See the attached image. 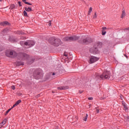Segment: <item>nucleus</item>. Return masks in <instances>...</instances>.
<instances>
[{
    "label": "nucleus",
    "mask_w": 129,
    "mask_h": 129,
    "mask_svg": "<svg viewBox=\"0 0 129 129\" xmlns=\"http://www.w3.org/2000/svg\"><path fill=\"white\" fill-rule=\"evenodd\" d=\"M110 72L109 71L104 72L101 76L97 74H95L96 77H100L101 79H109Z\"/></svg>",
    "instance_id": "nucleus-1"
},
{
    "label": "nucleus",
    "mask_w": 129,
    "mask_h": 129,
    "mask_svg": "<svg viewBox=\"0 0 129 129\" xmlns=\"http://www.w3.org/2000/svg\"><path fill=\"white\" fill-rule=\"evenodd\" d=\"M20 44L22 46L23 45H25V46H26V48H31L32 46H34L35 45V42L33 41H28L26 42H24V41H21L20 42Z\"/></svg>",
    "instance_id": "nucleus-2"
},
{
    "label": "nucleus",
    "mask_w": 129,
    "mask_h": 129,
    "mask_svg": "<svg viewBox=\"0 0 129 129\" xmlns=\"http://www.w3.org/2000/svg\"><path fill=\"white\" fill-rule=\"evenodd\" d=\"M79 39V37L76 36H73L72 37H66L64 38V41H76V40H78Z\"/></svg>",
    "instance_id": "nucleus-3"
},
{
    "label": "nucleus",
    "mask_w": 129,
    "mask_h": 129,
    "mask_svg": "<svg viewBox=\"0 0 129 129\" xmlns=\"http://www.w3.org/2000/svg\"><path fill=\"white\" fill-rule=\"evenodd\" d=\"M60 44L61 40H60L59 39H55L54 40L52 45H53V46L58 47V46H59V45Z\"/></svg>",
    "instance_id": "nucleus-4"
},
{
    "label": "nucleus",
    "mask_w": 129,
    "mask_h": 129,
    "mask_svg": "<svg viewBox=\"0 0 129 129\" xmlns=\"http://www.w3.org/2000/svg\"><path fill=\"white\" fill-rule=\"evenodd\" d=\"M6 55L8 57H16L18 54L14 51H10L9 54H8V52H6Z\"/></svg>",
    "instance_id": "nucleus-5"
},
{
    "label": "nucleus",
    "mask_w": 129,
    "mask_h": 129,
    "mask_svg": "<svg viewBox=\"0 0 129 129\" xmlns=\"http://www.w3.org/2000/svg\"><path fill=\"white\" fill-rule=\"evenodd\" d=\"M98 60H99V58L95 57V56H91L90 58V62L89 63H90L91 64L92 63H94V62H96V61H98Z\"/></svg>",
    "instance_id": "nucleus-6"
},
{
    "label": "nucleus",
    "mask_w": 129,
    "mask_h": 129,
    "mask_svg": "<svg viewBox=\"0 0 129 129\" xmlns=\"http://www.w3.org/2000/svg\"><path fill=\"white\" fill-rule=\"evenodd\" d=\"M34 77L36 79H40L43 77V74L41 73H37V74L34 75Z\"/></svg>",
    "instance_id": "nucleus-7"
},
{
    "label": "nucleus",
    "mask_w": 129,
    "mask_h": 129,
    "mask_svg": "<svg viewBox=\"0 0 129 129\" xmlns=\"http://www.w3.org/2000/svg\"><path fill=\"white\" fill-rule=\"evenodd\" d=\"M69 87L68 86H61L57 88V89H59L60 90H65L66 89H68Z\"/></svg>",
    "instance_id": "nucleus-8"
},
{
    "label": "nucleus",
    "mask_w": 129,
    "mask_h": 129,
    "mask_svg": "<svg viewBox=\"0 0 129 129\" xmlns=\"http://www.w3.org/2000/svg\"><path fill=\"white\" fill-rule=\"evenodd\" d=\"M21 102H22V101L21 100H18L16 102V103L13 105V106L12 107V108H14V107H16V106H17V105H19V104H20Z\"/></svg>",
    "instance_id": "nucleus-9"
},
{
    "label": "nucleus",
    "mask_w": 129,
    "mask_h": 129,
    "mask_svg": "<svg viewBox=\"0 0 129 129\" xmlns=\"http://www.w3.org/2000/svg\"><path fill=\"white\" fill-rule=\"evenodd\" d=\"M7 123V119H4L3 121L0 123V125L3 127Z\"/></svg>",
    "instance_id": "nucleus-10"
},
{
    "label": "nucleus",
    "mask_w": 129,
    "mask_h": 129,
    "mask_svg": "<svg viewBox=\"0 0 129 129\" xmlns=\"http://www.w3.org/2000/svg\"><path fill=\"white\" fill-rule=\"evenodd\" d=\"M90 52L93 53V54H95V53H96V48H91L90 49Z\"/></svg>",
    "instance_id": "nucleus-11"
},
{
    "label": "nucleus",
    "mask_w": 129,
    "mask_h": 129,
    "mask_svg": "<svg viewBox=\"0 0 129 129\" xmlns=\"http://www.w3.org/2000/svg\"><path fill=\"white\" fill-rule=\"evenodd\" d=\"M23 56L24 60H26V59H28V58H29V55H28L26 53L23 54Z\"/></svg>",
    "instance_id": "nucleus-12"
},
{
    "label": "nucleus",
    "mask_w": 129,
    "mask_h": 129,
    "mask_svg": "<svg viewBox=\"0 0 129 129\" xmlns=\"http://www.w3.org/2000/svg\"><path fill=\"white\" fill-rule=\"evenodd\" d=\"M25 10L26 12H31L32 8H31L30 7H28V8L25 7Z\"/></svg>",
    "instance_id": "nucleus-13"
},
{
    "label": "nucleus",
    "mask_w": 129,
    "mask_h": 129,
    "mask_svg": "<svg viewBox=\"0 0 129 129\" xmlns=\"http://www.w3.org/2000/svg\"><path fill=\"white\" fill-rule=\"evenodd\" d=\"M125 17V11H124V10H123L122 11V15L121 16V19L124 18Z\"/></svg>",
    "instance_id": "nucleus-14"
},
{
    "label": "nucleus",
    "mask_w": 129,
    "mask_h": 129,
    "mask_svg": "<svg viewBox=\"0 0 129 129\" xmlns=\"http://www.w3.org/2000/svg\"><path fill=\"white\" fill-rule=\"evenodd\" d=\"M16 65H17V66H21L22 65H24V62L19 61V62H17Z\"/></svg>",
    "instance_id": "nucleus-15"
},
{
    "label": "nucleus",
    "mask_w": 129,
    "mask_h": 129,
    "mask_svg": "<svg viewBox=\"0 0 129 129\" xmlns=\"http://www.w3.org/2000/svg\"><path fill=\"white\" fill-rule=\"evenodd\" d=\"M9 24V22L6 21V22H3L0 23V25L1 26H5V25H8Z\"/></svg>",
    "instance_id": "nucleus-16"
},
{
    "label": "nucleus",
    "mask_w": 129,
    "mask_h": 129,
    "mask_svg": "<svg viewBox=\"0 0 129 129\" xmlns=\"http://www.w3.org/2000/svg\"><path fill=\"white\" fill-rule=\"evenodd\" d=\"M64 60H66V59H68V54H66V53L63 55V58L64 59Z\"/></svg>",
    "instance_id": "nucleus-17"
},
{
    "label": "nucleus",
    "mask_w": 129,
    "mask_h": 129,
    "mask_svg": "<svg viewBox=\"0 0 129 129\" xmlns=\"http://www.w3.org/2000/svg\"><path fill=\"white\" fill-rule=\"evenodd\" d=\"M88 117V114H86L85 117H84L83 119V120H84V121H87Z\"/></svg>",
    "instance_id": "nucleus-18"
},
{
    "label": "nucleus",
    "mask_w": 129,
    "mask_h": 129,
    "mask_svg": "<svg viewBox=\"0 0 129 129\" xmlns=\"http://www.w3.org/2000/svg\"><path fill=\"white\" fill-rule=\"evenodd\" d=\"M23 14L25 17H28V14L27 13V12H26V11H24Z\"/></svg>",
    "instance_id": "nucleus-19"
},
{
    "label": "nucleus",
    "mask_w": 129,
    "mask_h": 129,
    "mask_svg": "<svg viewBox=\"0 0 129 129\" xmlns=\"http://www.w3.org/2000/svg\"><path fill=\"white\" fill-rule=\"evenodd\" d=\"M91 12H92V8L90 7L89 10L88 15H90V13H91Z\"/></svg>",
    "instance_id": "nucleus-20"
},
{
    "label": "nucleus",
    "mask_w": 129,
    "mask_h": 129,
    "mask_svg": "<svg viewBox=\"0 0 129 129\" xmlns=\"http://www.w3.org/2000/svg\"><path fill=\"white\" fill-rule=\"evenodd\" d=\"M11 10H13V9H15V5L13 4L11 5L10 6Z\"/></svg>",
    "instance_id": "nucleus-21"
},
{
    "label": "nucleus",
    "mask_w": 129,
    "mask_h": 129,
    "mask_svg": "<svg viewBox=\"0 0 129 129\" xmlns=\"http://www.w3.org/2000/svg\"><path fill=\"white\" fill-rule=\"evenodd\" d=\"M12 108H13L8 109V110L6 111V113H5V115H7V114H8V113H9V111H11V109H12Z\"/></svg>",
    "instance_id": "nucleus-22"
},
{
    "label": "nucleus",
    "mask_w": 129,
    "mask_h": 129,
    "mask_svg": "<svg viewBox=\"0 0 129 129\" xmlns=\"http://www.w3.org/2000/svg\"><path fill=\"white\" fill-rule=\"evenodd\" d=\"M106 34V31H102V35H104Z\"/></svg>",
    "instance_id": "nucleus-23"
},
{
    "label": "nucleus",
    "mask_w": 129,
    "mask_h": 129,
    "mask_svg": "<svg viewBox=\"0 0 129 129\" xmlns=\"http://www.w3.org/2000/svg\"><path fill=\"white\" fill-rule=\"evenodd\" d=\"M12 89H13V90H15V89H16V87H15V86H12L11 87Z\"/></svg>",
    "instance_id": "nucleus-24"
},
{
    "label": "nucleus",
    "mask_w": 129,
    "mask_h": 129,
    "mask_svg": "<svg viewBox=\"0 0 129 129\" xmlns=\"http://www.w3.org/2000/svg\"><path fill=\"white\" fill-rule=\"evenodd\" d=\"M25 4H26V5H29V6H32L31 4L28 2H25Z\"/></svg>",
    "instance_id": "nucleus-25"
},
{
    "label": "nucleus",
    "mask_w": 129,
    "mask_h": 129,
    "mask_svg": "<svg viewBox=\"0 0 129 129\" xmlns=\"http://www.w3.org/2000/svg\"><path fill=\"white\" fill-rule=\"evenodd\" d=\"M94 19H96L97 18V16L96 15V13H95V15L93 17Z\"/></svg>",
    "instance_id": "nucleus-26"
},
{
    "label": "nucleus",
    "mask_w": 129,
    "mask_h": 129,
    "mask_svg": "<svg viewBox=\"0 0 129 129\" xmlns=\"http://www.w3.org/2000/svg\"><path fill=\"white\" fill-rule=\"evenodd\" d=\"M105 30H106V27H103L102 31H105Z\"/></svg>",
    "instance_id": "nucleus-27"
},
{
    "label": "nucleus",
    "mask_w": 129,
    "mask_h": 129,
    "mask_svg": "<svg viewBox=\"0 0 129 129\" xmlns=\"http://www.w3.org/2000/svg\"><path fill=\"white\" fill-rule=\"evenodd\" d=\"M18 4H19V7H22V4H21V2H18Z\"/></svg>",
    "instance_id": "nucleus-28"
},
{
    "label": "nucleus",
    "mask_w": 129,
    "mask_h": 129,
    "mask_svg": "<svg viewBox=\"0 0 129 129\" xmlns=\"http://www.w3.org/2000/svg\"><path fill=\"white\" fill-rule=\"evenodd\" d=\"M88 99H89V100H92V99H93V98H92V97H89V98H88Z\"/></svg>",
    "instance_id": "nucleus-29"
},
{
    "label": "nucleus",
    "mask_w": 129,
    "mask_h": 129,
    "mask_svg": "<svg viewBox=\"0 0 129 129\" xmlns=\"http://www.w3.org/2000/svg\"><path fill=\"white\" fill-rule=\"evenodd\" d=\"M87 42V40H86V39H85L83 40L84 43H86Z\"/></svg>",
    "instance_id": "nucleus-30"
},
{
    "label": "nucleus",
    "mask_w": 129,
    "mask_h": 129,
    "mask_svg": "<svg viewBox=\"0 0 129 129\" xmlns=\"http://www.w3.org/2000/svg\"><path fill=\"white\" fill-rule=\"evenodd\" d=\"M123 107L124 108V109H126V106H125V105H123Z\"/></svg>",
    "instance_id": "nucleus-31"
},
{
    "label": "nucleus",
    "mask_w": 129,
    "mask_h": 129,
    "mask_svg": "<svg viewBox=\"0 0 129 129\" xmlns=\"http://www.w3.org/2000/svg\"><path fill=\"white\" fill-rule=\"evenodd\" d=\"M97 113H98L99 112V110L98 109L96 110Z\"/></svg>",
    "instance_id": "nucleus-32"
},
{
    "label": "nucleus",
    "mask_w": 129,
    "mask_h": 129,
    "mask_svg": "<svg viewBox=\"0 0 129 129\" xmlns=\"http://www.w3.org/2000/svg\"><path fill=\"white\" fill-rule=\"evenodd\" d=\"M26 1V0H22V2H24V3H27Z\"/></svg>",
    "instance_id": "nucleus-33"
},
{
    "label": "nucleus",
    "mask_w": 129,
    "mask_h": 129,
    "mask_svg": "<svg viewBox=\"0 0 129 129\" xmlns=\"http://www.w3.org/2000/svg\"><path fill=\"white\" fill-rule=\"evenodd\" d=\"M127 120H128L129 121V116L127 117Z\"/></svg>",
    "instance_id": "nucleus-34"
},
{
    "label": "nucleus",
    "mask_w": 129,
    "mask_h": 129,
    "mask_svg": "<svg viewBox=\"0 0 129 129\" xmlns=\"http://www.w3.org/2000/svg\"><path fill=\"white\" fill-rule=\"evenodd\" d=\"M48 25H49V26H51V22H50V21H49V24H48Z\"/></svg>",
    "instance_id": "nucleus-35"
},
{
    "label": "nucleus",
    "mask_w": 129,
    "mask_h": 129,
    "mask_svg": "<svg viewBox=\"0 0 129 129\" xmlns=\"http://www.w3.org/2000/svg\"><path fill=\"white\" fill-rule=\"evenodd\" d=\"M82 92H83V91H80V93H82Z\"/></svg>",
    "instance_id": "nucleus-36"
},
{
    "label": "nucleus",
    "mask_w": 129,
    "mask_h": 129,
    "mask_svg": "<svg viewBox=\"0 0 129 129\" xmlns=\"http://www.w3.org/2000/svg\"><path fill=\"white\" fill-rule=\"evenodd\" d=\"M52 75H55V73H53L52 74Z\"/></svg>",
    "instance_id": "nucleus-37"
},
{
    "label": "nucleus",
    "mask_w": 129,
    "mask_h": 129,
    "mask_svg": "<svg viewBox=\"0 0 129 129\" xmlns=\"http://www.w3.org/2000/svg\"><path fill=\"white\" fill-rule=\"evenodd\" d=\"M3 127L0 125V128H2Z\"/></svg>",
    "instance_id": "nucleus-38"
},
{
    "label": "nucleus",
    "mask_w": 129,
    "mask_h": 129,
    "mask_svg": "<svg viewBox=\"0 0 129 129\" xmlns=\"http://www.w3.org/2000/svg\"><path fill=\"white\" fill-rule=\"evenodd\" d=\"M0 2H3V0H0Z\"/></svg>",
    "instance_id": "nucleus-39"
},
{
    "label": "nucleus",
    "mask_w": 129,
    "mask_h": 129,
    "mask_svg": "<svg viewBox=\"0 0 129 129\" xmlns=\"http://www.w3.org/2000/svg\"><path fill=\"white\" fill-rule=\"evenodd\" d=\"M125 57H126V58H127V56L125 55Z\"/></svg>",
    "instance_id": "nucleus-40"
},
{
    "label": "nucleus",
    "mask_w": 129,
    "mask_h": 129,
    "mask_svg": "<svg viewBox=\"0 0 129 129\" xmlns=\"http://www.w3.org/2000/svg\"><path fill=\"white\" fill-rule=\"evenodd\" d=\"M122 104H123V103H122Z\"/></svg>",
    "instance_id": "nucleus-41"
}]
</instances>
